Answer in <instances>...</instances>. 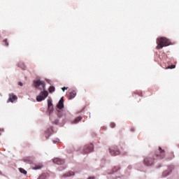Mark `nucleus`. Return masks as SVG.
<instances>
[{
	"instance_id": "1",
	"label": "nucleus",
	"mask_w": 179,
	"mask_h": 179,
	"mask_svg": "<svg viewBox=\"0 0 179 179\" xmlns=\"http://www.w3.org/2000/svg\"><path fill=\"white\" fill-rule=\"evenodd\" d=\"M34 86L36 89L41 90L40 94L36 96V101L40 102L48 97V91L45 90V82L41 80L34 81Z\"/></svg>"
},
{
	"instance_id": "2",
	"label": "nucleus",
	"mask_w": 179,
	"mask_h": 179,
	"mask_svg": "<svg viewBox=\"0 0 179 179\" xmlns=\"http://www.w3.org/2000/svg\"><path fill=\"white\" fill-rule=\"evenodd\" d=\"M157 50H162L163 47H169V45H171V42L166 37H161L157 39Z\"/></svg>"
},
{
	"instance_id": "3",
	"label": "nucleus",
	"mask_w": 179,
	"mask_h": 179,
	"mask_svg": "<svg viewBox=\"0 0 179 179\" xmlns=\"http://www.w3.org/2000/svg\"><path fill=\"white\" fill-rule=\"evenodd\" d=\"M57 115L59 118H63L64 121L71 118V113L66 110L60 109L57 110Z\"/></svg>"
},
{
	"instance_id": "4",
	"label": "nucleus",
	"mask_w": 179,
	"mask_h": 179,
	"mask_svg": "<svg viewBox=\"0 0 179 179\" xmlns=\"http://www.w3.org/2000/svg\"><path fill=\"white\" fill-rule=\"evenodd\" d=\"M93 150H94L93 143H90L80 149V152H81V153H84L85 155L90 153V152H93Z\"/></svg>"
},
{
	"instance_id": "5",
	"label": "nucleus",
	"mask_w": 179,
	"mask_h": 179,
	"mask_svg": "<svg viewBox=\"0 0 179 179\" xmlns=\"http://www.w3.org/2000/svg\"><path fill=\"white\" fill-rule=\"evenodd\" d=\"M108 150L111 156H118V155L120 153V148L117 145L110 148Z\"/></svg>"
},
{
	"instance_id": "6",
	"label": "nucleus",
	"mask_w": 179,
	"mask_h": 179,
	"mask_svg": "<svg viewBox=\"0 0 179 179\" xmlns=\"http://www.w3.org/2000/svg\"><path fill=\"white\" fill-rule=\"evenodd\" d=\"M143 163L145 166H147V167H150L151 166H153L155 164V159L147 157L144 159Z\"/></svg>"
},
{
	"instance_id": "7",
	"label": "nucleus",
	"mask_w": 179,
	"mask_h": 179,
	"mask_svg": "<svg viewBox=\"0 0 179 179\" xmlns=\"http://www.w3.org/2000/svg\"><path fill=\"white\" fill-rule=\"evenodd\" d=\"M48 108L50 115L54 113V105L52 104V100L48 99Z\"/></svg>"
},
{
	"instance_id": "8",
	"label": "nucleus",
	"mask_w": 179,
	"mask_h": 179,
	"mask_svg": "<svg viewBox=\"0 0 179 179\" xmlns=\"http://www.w3.org/2000/svg\"><path fill=\"white\" fill-rule=\"evenodd\" d=\"M65 107V105L64 104V96H62L59 102L57 104V111H58V110H63V108Z\"/></svg>"
},
{
	"instance_id": "9",
	"label": "nucleus",
	"mask_w": 179,
	"mask_h": 179,
	"mask_svg": "<svg viewBox=\"0 0 179 179\" xmlns=\"http://www.w3.org/2000/svg\"><path fill=\"white\" fill-rule=\"evenodd\" d=\"M52 133H54V129H52V127L48 128L44 134V136L46 138V139H50V136L52 135Z\"/></svg>"
},
{
	"instance_id": "10",
	"label": "nucleus",
	"mask_w": 179,
	"mask_h": 179,
	"mask_svg": "<svg viewBox=\"0 0 179 179\" xmlns=\"http://www.w3.org/2000/svg\"><path fill=\"white\" fill-rule=\"evenodd\" d=\"M53 163H55V164H58L59 166H62L63 164H65V159H62L60 158H55L53 159Z\"/></svg>"
},
{
	"instance_id": "11",
	"label": "nucleus",
	"mask_w": 179,
	"mask_h": 179,
	"mask_svg": "<svg viewBox=\"0 0 179 179\" xmlns=\"http://www.w3.org/2000/svg\"><path fill=\"white\" fill-rule=\"evenodd\" d=\"M173 173V168L171 166H169L167 170L164 171L162 173V177H167L169 176H170V173Z\"/></svg>"
},
{
	"instance_id": "12",
	"label": "nucleus",
	"mask_w": 179,
	"mask_h": 179,
	"mask_svg": "<svg viewBox=\"0 0 179 179\" xmlns=\"http://www.w3.org/2000/svg\"><path fill=\"white\" fill-rule=\"evenodd\" d=\"M15 100H17V96L13 94H9V98L7 101V103H13Z\"/></svg>"
},
{
	"instance_id": "13",
	"label": "nucleus",
	"mask_w": 179,
	"mask_h": 179,
	"mask_svg": "<svg viewBox=\"0 0 179 179\" xmlns=\"http://www.w3.org/2000/svg\"><path fill=\"white\" fill-rule=\"evenodd\" d=\"M120 170H121V167H119V168L117 169V166H115V167L113 169V170L108 171V174L109 176H113V174H114L115 173H117V171H120Z\"/></svg>"
},
{
	"instance_id": "14",
	"label": "nucleus",
	"mask_w": 179,
	"mask_h": 179,
	"mask_svg": "<svg viewBox=\"0 0 179 179\" xmlns=\"http://www.w3.org/2000/svg\"><path fill=\"white\" fill-rule=\"evenodd\" d=\"M76 97V91L73 90L71 92L69 93V100H72Z\"/></svg>"
},
{
	"instance_id": "15",
	"label": "nucleus",
	"mask_w": 179,
	"mask_h": 179,
	"mask_svg": "<svg viewBox=\"0 0 179 179\" xmlns=\"http://www.w3.org/2000/svg\"><path fill=\"white\" fill-rule=\"evenodd\" d=\"M132 169H133V166H132V165H129L128 166H127V170H126V171H125V174H126V176H129V174H130V171L132 170Z\"/></svg>"
},
{
	"instance_id": "16",
	"label": "nucleus",
	"mask_w": 179,
	"mask_h": 179,
	"mask_svg": "<svg viewBox=\"0 0 179 179\" xmlns=\"http://www.w3.org/2000/svg\"><path fill=\"white\" fill-rule=\"evenodd\" d=\"M72 176H75V173L73 171H70L69 173H64L62 175V177L66 178V177H72Z\"/></svg>"
},
{
	"instance_id": "17",
	"label": "nucleus",
	"mask_w": 179,
	"mask_h": 179,
	"mask_svg": "<svg viewBox=\"0 0 179 179\" xmlns=\"http://www.w3.org/2000/svg\"><path fill=\"white\" fill-rule=\"evenodd\" d=\"M19 68H21V69H23L24 71L26 69V65L24 64V62H20L18 63Z\"/></svg>"
},
{
	"instance_id": "18",
	"label": "nucleus",
	"mask_w": 179,
	"mask_h": 179,
	"mask_svg": "<svg viewBox=\"0 0 179 179\" xmlns=\"http://www.w3.org/2000/svg\"><path fill=\"white\" fill-rule=\"evenodd\" d=\"M19 171L21 173V174H24V176H26L27 174V171H26L23 168H19Z\"/></svg>"
},
{
	"instance_id": "19",
	"label": "nucleus",
	"mask_w": 179,
	"mask_h": 179,
	"mask_svg": "<svg viewBox=\"0 0 179 179\" xmlns=\"http://www.w3.org/2000/svg\"><path fill=\"white\" fill-rule=\"evenodd\" d=\"M54 92H55V87L51 85V86L49 87V93H54Z\"/></svg>"
},
{
	"instance_id": "20",
	"label": "nucleus",
	"mask_w": 179,
	"mask_h": 179,
	"mask_svg": "<svg viewBox=\"0 0 179 179\" xmlns=\"http://www.w3.org/2000/svg\"><path fill=\"white\" fill-rule=\"evenodd\" d=\"M82 120V116L78 117L74 120V124H78L79 121H81Z\"/></svg>"
},
{
	"instance_id": "21",
	"label": "nucleus",
	"mask_w": 179,
	"mask_h": 179,
	"mask_svg": "<svg viewBox=\"0 0 179 179\" xmlns=\"http://www.w3.org/2000/svg\"><path fill=\"white\" fill-rule=\"evenodd\" d=\"M24 163H27L28 164H31V160L29 159V158H24L23 159Z\"/></svg>"
},
{
	"instance_id": "22",
	"label": "nucleus",
	"mask_w": 179,
	"mask_h": 179,
	"mask_svg": "<svg viewBox=\"0 0 179 179\" xmlns=\"http://www.w3.org/2000/svg\"><path fill=\"white\" fill-rule=\"evenodd\" d=\"M174 68H176V65L175 64H172L171 66H168L166 69H174Z\"/></svg>"
},
{
	"instance_id": "23",
	"label": "nucleus",
	"mask_w": 179,
	"mask_h": 179,
	"mask_svg": "<svg viewBox=\"0 0 179 179\" xmlns=\"http://www.w3.org/2000/svg\"><path fill=\"white\" fill-rule=\"evenodd\" d=\"M3 43H5L6 47H9V43H8V39H4Z\"/></svg>"
},
{
	"instance_id": "24",
	"label": "nucleus",
	"mask_w": 179,
	"mask_h": 179,
	"mask_svg": "<svg viewBox=\"0 0 179 179\" xmlns=\"http://www.w3.org/2000/svg\"><path fill=\"white\" fill-rule=\"evenodd\" d=\"M59 122V120L56 119L52 124H54L55 125H58V123Z\"/></svg>"
},
{
	"instance_id": "25",
	"label": "nucleus",
	"mask_w": 179,
	"mask_h": 179,
	"mask_svg": "<svg viewBox=\"0 0 179 179\" xmlns=\"http://www.w3.org/2000/svg\"><path fill=\"white\" fill-rule=\"evenodd\" d=\"M65 169H66V166H60V167L58 168V170L59 171H62V170H65Z\"/></svg>"
},
{
	"instance_id": "26",
	"label": "nucleus",
	"mask_w": 179,
	"mask_h": 179,
	"mask_svg": "<svg viewBox=\"0 0 179 179\" xmlns=\"http://www.w3.org/2000/svg\"><path fill=\"white\" fill-rule=\"evenodd\" d=\"M159 153H164V150H162V147H159Z\"/></svg>"
},
{
	"instance_id": "27",
	"label": "nucleus",
	"mask_w": 179,
	"mask_h": 179,
	"mask_svg": "<svg viewBox=\"0 0 179 179\" xmlns=\"http://www.w3.org/2000/svg\"><path fill=\"white\" fill-rule=\"evenodd\" d=\"M110 127L115 128V123L114 122L110 123Z\"/></svg>"
},
{
	"instance_id": "28",
	"label": "nucleus",
	"mask_w": 179,
	"mask_h": 179,
	"mask_svg": "<svg viewBox=\"0 0 179 179\" xmlns=\"http://www.w3.org/2000/svg\"><path fill=\"white\" fill-rule=\"evenodd\" d=\"M40 169H41V166H36L34 167V170H40Z\"/></svg>"
},
{
	"instance_id": "29",
	"label": "nucleus",
	"mask_w": 179,
	"mask_h": 179,
	"mask_svg": "<svg viewBox=\"0 0 179 179\" xmlns=\"http://www.w3.org/2000/svg\"><path fill=\"white\" fill-rule=\"evenodd\" d=\"M113 179H119L121 178V176H112Z\"/></svg>"
},
{
	"instance_id": "30",
	"label": "nucleus",
	"mask_w": 179,
	"mask_h": 179,
	"mask_svg": "<svg viewBox=\"0 0 179 179\" xmlns=\"http://www.w3.org/2000/svg\"><path fill=\"white\" fill-rule=\"evenodd\" d=\"M59 142V139L53 140V143H55V144L58 143Z\"/></svg>"
},
{
	"instance_id": "31",
	"label": "nucleus",
	"mask_w": 179,
	"mask_h": 179,
	"mask_svg": "<svg viewBox=\"0 0 179 179\" xmlns=\"http://www.w3.org/2000/svg\"><path fill=\"white\" fill-rule=\"evenodd\" d=\"M62 90H63V92H65V90H68V87H64L62 88Z\"/></svg>"
},
{
	"instance_id": "32",
	"label": "nucleus",
	"mask_w": 179,
	"mask_h": 179,
	"mask_svg": "<svg viewBox=\"0 0 179 179\" xmlns=\"http://www.w3.org/2000/svg\"><path fill=\"white\" fill-rule=\"evenodd\" d=\"M46 82L49 83V85H51V80L46 79Z\"/></svg>"
},
{
	"instance_id": "33",
	"label": "nucleus",
	"mask_w": 179,
	"mask_h": 179,
	"mask_svg": "<svg viewBox=\"0 0 179 179\" xmlns=\"http://www.w3.org/2000/svg\"><path fill=\"white\" fill-rule=\"evenodd\" d=\"M18 85H19V86H23V83H22V82H18Z\"/></svg>"
},
{
	"instance_id": "34",
	"label": "nucleus",
	"mask_w": 179,
	"mask_h": 179,
	"mask_svg": "<svg viewBox=\"0 0 179 179\" xmlns=\"http://www.w3.org/2000/svg\"><path fill=\"white\" fill-rule=\"evenodd\" d=\"M159 157H160L161 159H164V155H161Z\"/></svg>"
},
{
	"instance_id": "35",
	"label": "nucleus",
	"mask_w": 179,
	"mask_h": 179,
	"mask_svg": "<svg viewBox=\"0 0 179 179\" xmlns=\"http://www.w3.org/2000/svg\"><path fill=\"white\" fill-rule=\"evenodd\" d=\"M131 131H135V129L134 128H131Z\"/></svg>"
},
{
	"instance_id": "36",
	"label": "nucleus",
	"mask_w": 179,
	"mask_h": 179,
	"mask_svg": "<svg viewBox=\"0 0 179 179\" xmlns=\"http://www.w3.org/2000/svg\"><path fill=\"white\" fill-rule=\"evenodd\" d=\"M160 167H162V165H159V166H158V169H160Z\"/></svg>"
},
{
	"instance_id": "37",
	"label": "nucleus",
	"mask_w": 179,
	"mask_h": 179,
	"mask_svg": "<svg viewBox=\"0 0 179 179\" xmlns=\"http://www.w3.org/2000/svg\"><path fill=\"white\" fill-rule=\"evenodd\" d=\"M156 156H157V157H159V155H157Z\"/></svg>"
},
{
	"instance_id": "38",
	"label": "nucleus",
	"mask_w": 179,
	"mask_h": 179,
	"mask_svg": "<svg viewBox=\"0 0 179 179\" xmlns=\"http://www.w3.org/2000/svg\"><path fill=\"white\" fill-rule=\"evenodd\" d=\"M0 174H2V173H1V171H0Z\"/></svg>"
},
{
	"instance_id": "39",
	"label": "nucleus",
	"mask_w": 179,
	"mask_h": 179,
	"mask_svg": "<svg viewBox=\"0 0 179 179\" xmlns=\"http://www.w3.org/2000/svg\"><path fill=\"white\" fill-rule=\"evenodd\" d=\"M0 135H1V133H0Z\"/></svg>"
}]
</instances>
